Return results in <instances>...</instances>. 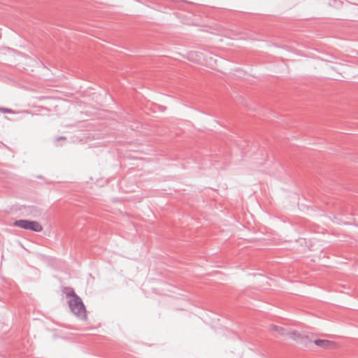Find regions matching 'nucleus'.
Here are the masks:
<instances>
[{
  "instance_id": "nucleus-1",
  "label": "nucleus",
  "mask_w": 358,
  "mask_h": 358,
  "mask_svg": "<svg viewBox=\"0 0 358 358\" xmlns=\"http://www.w3.org/2000/svg\"><path fill=\"white\" fill-rule=\"evenodd\" d=\"M67 298L71 312L80 320H87V311L80 298L75 293H68Z\"/></svg>"
},
{
  "instance_id": "nucleus-2",
  "label": "nucleus",
  "mask_w": 358,
  "mask_h": 358,
  "mask_svg": "<svg viewBox=\"0 0 358 358\" xmlns=\"http://www.w3.org/2000/svg\"><path fill=\"white\" fill-rule=\"evenodd\" d=\"M15 225L24 229H29L36 232H41L43 230L42 225L36 221H29V220H17L15 222Z\"/></svg>"
},
{
  "instance_id": "nucleus-3",
  "label": "nucleus",
  "mask_w": 358,
  "mask_h": 358,
  "mask_svg": "<svg viewBox=\"0 0 358 358\" xmlns=\"http://www.w3.org/2000/svg\"><path fill=\"white\" fill-rule=\"evenodd\" d=\"M287 336L292 341L301 344L306 345L308 343L311 341L309 334L305 332L291 331L288 332Z\"/></svg>"
},
{
  "instance_id": "nucleus-4",
  "label": "nucleus",
  "mask_w": 358,
  "mask_h": 358,
  "mask_svg": "<svg viewBox=\"0 0 358 358\" xmlns=\"http://www.w3.org/2000/svg\"><path fill=\"white\" fill-rule=\"evenodd\" d=\"M312 342L316 345L325 349H334L337 347V344L335 342L326 339H315Z\"/></svg>"
},
{
  "instance_id": "nucleus-5",
  "label": "nucleus",
  "mask_w": 358,
  "mask_h": 358,
  "mask_svg": "<svg viewBox=\"0 0 358 358\" xmlns=\"http://www.w3.org/2000/svg\"><path fill=\"white\" fill-rule=\"evenodd\" d=\"M0 110L4 113H12V110L10 109L1 108L0 109Z\"/></svg>"
}]
</instances>
